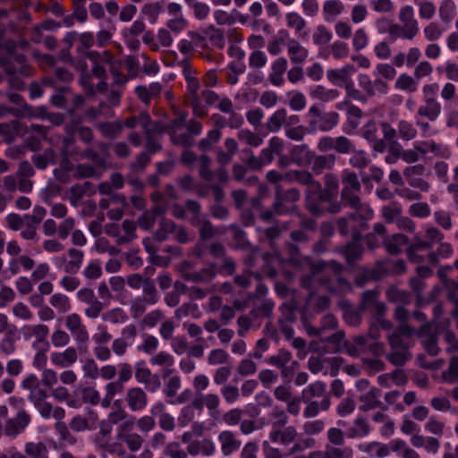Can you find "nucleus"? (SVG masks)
<instances>
[{"label": "nucleus", "instance_id": "obj_7", "mask_svg": "<svg viewBox=\"0 0 458 458\" xmlns=\"http://www.w3.org/2000/svg\"><path fill=\"white\" fill-rule=\"evenodd\" d=\"M339 118L340 115L336 112H325L319 118L310 120L309 131L313 133L317 131H330L338 124Z\"/></svg>", "mask_w": 458, "mask_h": 458}, {"label": "nucleus", "instance_id": "obj_23", "mask_svg": "<svg viewBox=\"0 0 458 458\" xmlns=\"http://www.w3.org/2000/svg\"><path fill=\"white\" fill-rule=\"evenodd\" d=\"M335 163V156L332 154L315 156L312 160V170L316 174L322 173L325 169H331Z\"/></svg>", "mask_w": 458, "mask_h": 458}, {"label": "nucleus", "instance_id": "obj_16", "mask_svg": "<svg viewBox=\"0 0 458 458\" xmlns=\"http://www.w3.org/2000/svg\"><path fill=\"white\" fill-rule=\"evenodd\" d=\"M288 55L292 63L301 64L306 60L308 50L301 46L296 39L290 38L288 41Z\"/></svg>", "mask_w": 458, "mask_h": 458}, {"label": "nucleus", "instance_id": "obj_47", "mask_svg": "<svg viewBox=\"0 0 458 458\" xmlns=\"http://www.w3.org/2000/svg\"><path fill=\"white\" fill-rule=\"evenodd\" d=\"M326 456L327 458H352L353 451L352 447L349 446L343 449L338 447H327Z\"/></svg>", "mask_w": 458, "mask_h": 458}, {"label": "nucleus", "instance_id": "obj_19", "mask_svg": "<svg viewBox=\"0 0 458 458\" xmlns=\"http://www.w3.org/2000/svg\"><path fill=\"white\" fill-rule=\"evenodd\" d=\"M341 253L344 257L347 264L352 265L354 262L361 259L363 246L362 244L348 242L342 247Z\"/></svg>", "mask_w": 458, "mask_h": 458}, {"label": "nucleus", "instance_id": "obj_35", "mask_svg": "<svg viewBox=\"0 0 458 458\" xmlns=\"http://www.w3.org/2000/svg\"><path fill=\"white\" fill-rule=\"evenodd\" d=\"M310 124L305 127L303 125L296 126V127H289L285 128L284 132L285 136L293 140L301 141L303 140L304 136L308 134H312L310 131Z\"/></svg>", "mask_w": 458, "mask_h": 458}, {"label": "nucleus", "instance_id": "obj_55", "mask_svg": "<svg viewBox=\"0 0 458 458\" xmlns=\"http://www.w3.org/2000/svg\"><path fill=\"white\" fill-rule=\"evenodd\" d=\"M395 88L412 92L415 90L413 79L406 73L401 74L395 81Z\"/></svg>", "mask_w": 458, "mask_h": 458}, {"label": "nucleus", "instance_id": "obj_61", "mask_svg": "<svg viewBox=\"0 0 458 458\" xmlns=\"http://www.w3.org/2000/svg\"><path fill=\"white\" fill-rule=\"evenodd\" d=\"M229 355L223 349H215L212 350L208 355V363L209 364H223L227 361Z\"/></svg>", "mask_w": 458, "mask_h": 458}, {"label": "nucleus", "instance_id": "obj_39", "mask_svg": "<svg viewBox=\"0 0 458 458\" xmlns=\"http://www.w3.org/2000/svg\"><path fill=\"white\" fill-rule=\"evenodd\" d=\"M398 131L400 138L403 139V140H411L414 139L417 135V131L413 127V125L411 123L404 120L399 122Z\"/></svg>", "mask_w": 458, "mask_h": 458}, {"label": "nucleus", "instance_id": "obj_18", "mask_svg": "<svg viewBox=\"0 0 458 458\" xmlns=\"http://www.w3.org/2000/svg\"><path fill=\"white\" fill-rule=\"evenodd\" d=\"M408 239L403 233H394L384 242L386 251L391 255H398L402 252V247L406 244Z\"/></svg>", "mask_w": 458, "mask_h": 458}, {"label": "nucleus", "instance_id": "obj_42", "mask_svg": "<svg viewBox=\"0 0 458 458\" xmlns=\"http://www.w3.org/2000/svg\"><path fill=\"white\" fill-rule=\"evenodd\" d=\"M292 354L289 351L284 349L280 350L277 355L271 356L269 358V364L281 369L287 365V363L291 360Z\"/></svg>", "mask_w": 458, "mask_h": 458}, {"label": "nucleus", "instance_id": "obj_15", "mask_svg": "<svg viewBox=\"0 0 458 458\" xmlns=\"http://www.w3.org/2000/svg\"><path fill=\"white\" fill-rule=\"evenodd\" d=\"M186 87L189 93L193 97L194 101L192 102V109L195 115L203 117L206 114L199 111V102L198 98V91L200 88L199 79L193 75L185 74Z\"/></svg>", "mask_w": 458, "mask_h": 458}, {"label": "nucleus", "instance_id": "obj_51", "mask_svg": "<svg viewBox=\"0 0 458 458\" xmlns=\"http://www.w3.org/2000/svg\"><path fill=\"white\" fill-rule=\"evenodd\" d=\"M164 454L171 458H187V454L181 448L178 442L169 443L164 450Z\"/></svg>", "mask_w": 458, "mask_h": 458}, {"label": "nucleus", "instance_id": "obj_57", "mask_svg": "<svg viewBox=\"0 0 458 458\" xmlns=\"http://www.w3.org/2000/svg\"><path fill=\"white\" fill-rule=\"evenodd\" d=\"M267 61V55L262 51H254L249 57V65L254 68H262Z\"/></svg>", "mask_w": 458, "mask_h": 458}, {"label": "nucleus", "instance_id": "obj_8", "mask_svg": "<svg viewBox=\"0 0 458 458\" xmlns=\"http://www.w3.org/2000/svg\"><path fill=\"white\" fill-rule=\"evenodd\" d=\"M290 157L293 163L299 166H307L312 163L315 157L314 151L310 150L307 144L292 147Z\"/></svg>", "mask_w": 458, "mask_h": 458}, {"label": "nucleus", "instance_id": "obj_46", "mask_svg": "<svg viewBox=\"0 0 458 458\" xmlns=\"http://www.w3.org/2000/svg\"><path fill=\"white\" fill-rule=\"evenodd\" d=\"M49 348V343H44V346L36 352L33 359V366L36 369H42L46 367L47 361V352Z\"/></svg>", "mask_w": 458, "mask_h": 458}, {"label": "nucleus", "instance_id": "obj_34", "mask_svg": "<svg viewBox=\"0 0 458 458\" xmlns=\"http://www.w3.org/2000/svg\"><path fill=\"white\" fill-rule=\"evenodd\" d=\"M50 303L60 312H67L71 310L70 299L63 293H55L50 298Z\"/></svg>", "mask_w": 458, "mask_h": 458}, {"label": "nucleus", "instance_id": "obj_22", "mask_svg": "<svg viewBox=\"0 0 458 458\" xmlns=\"http://www.w3.org/2000/svg\"><path fill=\"white\" fill-rule=\"evenodd\" d=\"M381 278V274L377 268L362 267L355 276L357 285L364 286L370 281H377Z\"/></svg>", "mask_w": 458, "mask_h": 458}, {"label": "nucleus", "instance_id": "obj_56", "mask_svg": "<svg viewBox=\"0 0 458 458\" xmlns=\"http://www.w3.org/2000/svg\"><path fill=\"white\" fill-rule=\"evenodd\" d=\"M369 43L368 36L363 29L356 30L353 38L352 45L356 51H360L367 47Z\"/></svg>", "mask_w": 458, "mask_h": 458}, {"label": "nucleus", "instance_id": "obj_28", "mask_svg": "<svg viewBox=\"0 0 458 458\" xmlns=\"http://www.w3.org/2000/svg\"><path fill=\"white\" fill-rule=\"evenodd\" d=\"M25 453L31 458H48L47 446L39 442H29L25 445Z\"/></svg>", "mask_w": 458, "mask_h": 458}, {"label": "nucleus", "instance_id": "obj_33", "mask_svg": "<svg viewBox=\"0 0 458 458\" xmlns=\"http://www.w3.org/2000/svg\"><path fill=\"white\" fill-rule=\"evenodd\" d=\"M151 370L147 367L144 360H140L135 364V379L138 383L144 384L151 377Z\"/></svg>", "mask_w": 458, "mask_h": 458}, {"label": "nucleus", "instance_id": "obj_12", "mask_svg": "<svg viewBox=\"0 0 458 458\" xmlns=\"http://www.w3.org/2000/svg\"><path fill=\"white\" fill-rule=\"evenodd\" d=\"M53 364L67 368L72 365L77 360L76 350L73 347H69L63 352H52L50 356Z\"/></svg>", "mask_w": 458, "mask_h": 458}, {"label": "nucleus", "instance_id": "obj_32", "mask_svg": "<svg viewBox=\"0 0 458 458\" xmlns=\"http://www.w3.org/2000/svg\"><path fill=\"white\" fill-rule=\"evenodd\" d=\"M327 385L322 381H316L309 385L302 391V396L304 399L310 397H319L322 396L326 391Z\"/></svg>", "mask_w": 458, "mask_h": 458}, {"label": "nucleus", "instance_id": "obj_38", "mask_svg": "<svg viewBox=\"0 0 458 458\" xmlns=\"http://www.w3.org/2000/svg\"><path fill=\"white\" fill-rule=\"evenodd\" d=\"M118 441L126 443L131 452L138 451L142 445V438L138 434H130L128 436H116Z\"/></svg>", "mask_w": 458, "mask_h": 458}, {"label": "nucleus", "instance_id": "obj_52", "mask_svg": "<svg viewBox=\"0 0 458 458\" xmlns=\"http://www.w3.org/2000/svg\"><path fill=\"white\" fill-rule=\"evenodd\" d=\"M81 398L83 403H90L92 405L98 404L100 401L99 393L92 387L86 386L81 390Z\"/></svg>", "mask_w": 458, "mask_h": 458}, {"label": "nucleus", "instance_id": "obj_21", "mask_svg": "<svg viewBox=\"0 0 458 458\" xmlns=\"http://www.w3.org/2000/svg\"><path fill=\"white\" fill-rule=\"evenodd\" d=\"M286 114L287 111L285 108H279L276 112H274L267 119V130L271 132H278L282 125H284Z\"/></svg>", "mask_w": 458, "mask_h": 458}, {"label": "nucleus", "instance_id": "obj_24", "mask_svg": "<svg viewBox=\"0 0 458 458\" xmlns=\"http://www.w3.org/2000/svg\"><path fill=\"white\" fill-rule=\"evenodd\" d=\"M379 390L376 387L371 388L360 400L364 403L359 407L360 411H368L369 410L380 407L381 402L378 400Z\"/></svg>", "mask_w": 458, "mask_h": 458}, {"label": "nucleus", "instance_id": "obj_26", "mask_svg": "<svg viewBox=\"0 0 458 458\" xmlns=\"http://www.w3.org/2000/svg\"><path fill=\"white\" fill-rule=\"evenodd\" d=\"M231 231L233 233L236 248L242 250H248L251 244L247 239L244 230L238 225H232Z\"/></svg>", "mask_w": 458, "mask_h": 458}, {"label": "nucleus", "instance_id": "obj_40", "mask_svg": "<svg viewBox=\"0 0 458 458\" xmlns=\"http://www.w3.org/2000/svg\"><path fill=\"white\" fill-rule=\"evenodd\" d=\"M428 152V149L423 148L421 144L416 142L414 144L413 149H407L403 152L402 158L406 163H415L419 160V154L425 155Z\"/></svg>", "mask_w": 458, "mask_h": 458}, {"label": "nucleus", "instance_id": "obj_37", "mask_svg": "<svg viewBox=\"0 0 458 458\" xmlns=\"http://www.w3.org/2000/svg\"><path fill=\"white\" fill-rule=\"evenodd\" d=\"M409 213L411 216L419 218H426L430 216V207L426 202H416L410 206Z\"/></svg>", "mask_w": 458, "mask_h": 458}, {"label": "nucleus", "instance_id": "obj_29", "mask_svg": "<svg viewBox=\"0 0 458 458\" xmlns=\"http://www.w3.org/2000/svg\"><path fill=\"white\" fill-rule=\"evenodd\" d=\"M456 12V5L453 0H444L439 7V16L443 22L449 23Z\"/></svg>", "mask_w": 458, "mask_h": 458}, {"label": "nucleus", "instance_id": "obj_1", "mask_svg": "<svg viewBox=\"0 0 458 458\" xmlns=\"http://www.w3.org/2000/svg\"><path fill=\"white\" fill-rule=\"evenodd\" d=\"M291 182L305 185L306 207L310 214L316 216L326 213L336 214L340 211V204L335 201L338 195V182L331 175H326L325 186L315 181L308 171H291L286 174Z\"/></svg>", "mask_w": 458, "mask_h": 458}, {"label": "nucleus", "instance_id": "obj_10", "mask_svg": "<svg viewBox=\"0 0 458 458\" xmlns=\"http://www.w3.org/2000/svg\"><path fill=\"white\" fill-rule=\"evenodd\" d=\"M189 34L192 38L198 40H203L205 38H208L214 46L218 47H223L225 44V37L222 30L214 25H209L203 30L204 36L194 31H190Z\"/></svg>", "mask_w": 458, "mask_h": 458}, {"label": "nucleus", "instance_id": "obj_5", "mask_svg": "<svg viewBox=\"0 0 458 458\" xmlns=\"http://www.w3.org/2000/svg\"><path fill=\"white\" fill-rule=\"evenodd\" d=\"M318 148L322 152L335 150L339 154H352L354 152V145L352 141L345 136L322 137L318 144Z\"/></svg>", "mask_w": 458, "mask_h": 458}, {"label": "nucleus", "instance_id": "obj_44", "mask_svg": "<svg viewBox=\"0 0 458 458\" xmlns=\"http://www.w3.org/2000/svg\"><path fill=\"white\" fill-rule=\"evenodd\" d=\"M402 213L400 205L384 206L382 208V216L388 224L394 223Z\"/></svg>", "mask_w": 458, "mask_h": 458}, {"label": "nucleus", "instance_id": "obj_53", "mask_svg": "<svg viewBox=\"0 0 458 458\" xmlns=\"http://www.w3.org/2000/svg\"><path fill=\"white\" fill-rule=\"evenodd\" d=\"M437 336L434 333H428L427 338L423 341L425 351L431 356L438 354L439 348L437 346Z\"/></svg>", "mask_w": 458, "mask_h": 458}, {"label": "nucleus", "instance_id": "obj_43", "mask_svg": "<svg viewBox=\"0 0 458 458\" xmlns=\"http://www.w3.org/2000/svg\"><path fill=\"white\" fill-rule=\"evenodd\" d=\"M276 195H281L282 200L294 205V202L299 200L301 194L300 191L293 187L283 190L280 187L276 188Z\"/></svg>", "mask_w": 458, "mask_h": 458}, {"label": "nucleus", "instance_id": "obj_54", "mask_svg": "<svg viewBox=\"0 0 458 458\" xmlns=\"http://www.w3.org/2000/svg\"><path fill=\"white\" fill-rule=\"evenodd\" d=\"M294 208V205L282 200L281 195H276L273 209L276 215H285Z\"/></svg>", "mask_w": 458, "mask_h": 458}, {"label": "nucleus", "instance_id": "obj_11", "mask_svg": "<svg viewBox=\"0 0 458 458\" xmlns=\"http://www.w3.org/2000/svg\"><path fill=\"white\" fill-rule=\"evenodd\" d=\"M218 441L221 444V450L225 456H228L237 451L241 442L236 440L232 431L224 430L218 435Z\"/></svg>", "mask_w": 458, "mask_h": 458}, {"label": "nucleus", "instance_id": "obj_31", "mask_svg": "<svg viewBox=\"0 0 458 458\" xmlns=\"http://www.w3.org/2000/svg\"><path fill=\"white\" fill-rule=\"evenodd\" d=\"M79 46L77 47V52L84 55L87 51L94 45L95 37L92 32L86 31L79 33Z\"/></svg>", "mask_w": 458, "mask_h": 458}, {"label": "nucleus", "instance_id": "obj_62", "mask_svg": "<svg viewBox=\"0 0 458 458\" xmlns=\"http://www.w3.org/2000/svg\"><path fill=\"white\" fill-rule=\"evenodd\" d=\"M112 339V335L107 332V327L98 325V332L92 336V340L98 344H107Z\"/></svg>", "mask_w": 458, "mask_h": 458}, {"label": "nucleus", "instance_id": "obj_4", "mask_svg": "<svg viewBox=\"0 0 458 458\" xmlns=\"http://www.w3.org/2000/svg\"><path fill=\"white\" fill-rule=\"evenodd\" d=\"M337 196L335 198V201H337ZM340 208L342 205L348 206L355 210H358L360 207V199L359 196L348 187H344L341 191V202H339ZM349 219L351 222H355L359 225L360 229L363 231L369 228L367 219L362 215L359 214L357 211L352 212L349 215Z\"/></svg>", "mask_w": 458, "mask_h": 458}, {"label": "nucleus", "instance_id": "obj_20", "mask_svg": "<svg viewBox=\"0 0 458 458\" xmlns=\"http://www.w3.org/2000/svg\"><path fill=\"white\" fill-rule=\"evenodd\" d=\"M310 97L322 102H330L339 97V91L328 89L322 85H316L310 90Z\"/></svg>", "mask_w": 458, "mask_h": 458}, {"label": "nucleus", "instance_id": "obj_58", "mask_svg": "<svg viewBox=\"0 0 458 458\" xmlns=\"http://www.w3.org/2000/svg\"><path fill=\"white\" fill-rule=\"evenodd\" d=\"M84 276L89 279H98L102 275V268L98 260L91 261L84 269Z\"/></svg>", "mask_w": 458, "mask_h": 458}, {"label": "nucleus", "instance_id": "obj_45", "mask_svg": "<svg viewBox=\"0 0 458 458\" xmlns=\"http://www.w3.org/2000/svg\"><path fill=\"white\" fill-rule=\"evenodd\" d=\"M122 124L118 122H107L101 125V131L105 137L114 139L122 131Z\"/></svg>", "mask_w": 458, "mask_h": 458}, {"label": "nucleus", "instance_id": "obj_30", "mask_svg": "<svg viewBox=\"0 0 458 458\" xmlns=\"http://www.w3.org/2000/svg\"><path fill=\"white\" fill-rule=\"evenodd\" d=\"M141 12L148 18L149 23L155 24L157 21L159 13L163 12V6L159 2L149 3L144 4Z\"/></svg>", "mask_w": 458, "mask_h": 458}, {"label": "nucleus", "instance_id": "obj_36", "mask_svg": "<svg viewBox=\"0 0 458 458\" xmlns=\"http://www.w3.org/2000/svg\"><path fill=\"white\" fill-rule=\"evenodd\" d=\"M333 38V34L324 25H319L313 34V43L317 46L327 44Z\"/></svg>", "mask_w": 458, "mask_h": 458}, {"label": "nucleus", "instance_id": "obj_27", "mask_svg": "<svg viewBox=\"0 0 458 458\" xmlns=\"http://www.w3.org/2000/svg\"><path fill=\"white\" fill-rule=\"evenodd\" d=\"M71 260L68 262L65 272L77 273L83 262V252L80 250L72 248L68 250Z\"/></svg>", "mask_w": 458, "mask_h": 458}, {"label": "nucleus", "instance_id": "obj_3", "mask_svg": "<svg viewBox=\"0 0 458 458\" xmlns=\"http://www.w3.org/2000/svg\"><path fill=\"white\" fill-rule=\"evenodd\" d=\"M0 69L9 76L11 83L17 82L22 84L20 76L27 74L28 65L26 56L14 50H9L0 55Z\"/></svg>", "mask_w": 458, "mask_h": 458}, {"label": "nucleus", "instance_id": "obj_64", "mask_svg": "<svg viewBox=\"0 0 458 458\" xmlns=\"http://www.w3.org/2000/svg\"><path fill=\"white\" fill-rule=\"evenodd\" d=\"M70 427L72 429L75 430V431H84L86 429H92L94 428L91 424H89V420L82 417V416H80V415H77L75 416L71 423H70Z\"/></svg>", "mask_w": 458, "mask_h": 458}, {"label": "nucleus", "instance_id": "obj_59", "mask_svg": "<svg viewBox=\"0 0 458 458\" xmlns=\"http://www.w3.org/2000/svg\"><path fill=\"white\" fill-rule=\"evenodd\" d=\"M214 19L218 25H233L236 22L235 17L224 10H216Z\"/></svg>", "mask_w": 458, "mask_h": 458}, {"label": "nucleus", "instance_id": "obj_49", "mask_svg": "<svg viewBox=\"0 0 458 458\" xmlns=\"http://www.w3.org/2000/svg\"><path fill=\"white\" fill-rule=\"evenodd\" d=\"M327 80L334 85L343 87L348 85L346 76L339 69H330L327 72Z\"/></svg>", "mask_w": 458, "mask_h": 458}, {"label": "nucleus", "instance_id": "obj_2", "mask_svg": "<svg viewBox=\"0 0 458 458\" xmlns=\"http://www.w3.org/2000/svg\"><path fill=\"white\" fill-rule=\"evenodd\" d=\"M344 269V265L334 259H320L310 264L312 276L331 294H342L351 290L350 282L342 275Z\"/></svg>", "mask_w": 458, "mask_h": 458}, {"label": "nucleus", "instance_id": "obj_48", "mask_svg": "<svg viewBox=\"0 0 458 458\" xmlns=\"http://www.w3.org/2000/svg\"><path fill=\"white\" fill-rule=\"evenodd\" d=\"M386 358L391 364L403 367L409 360V353L406 351H394L388 353Z\"/></svg>", "mask_w": 458, "mask_h": 458}, {"label": "nucleus", "instance_id": "obj_14", "mask_svg": "<svg viewBox=\"0 0 458 458\" xmlns=\"http://www.w3.org/2000/svg\"><path fill=\"white\" fill-rule=\"evenodd\" d=\"M359 450L368 454L370 457L385 458L389 455V448L386 444L372 441L358 445Z\"/></svg>", "mask_w": 458, "mask_h": 458}, {"label": "nucleus", "instance_id": "obj_63", "mask_svg": "<svg viewBox=\"0 0 458 458\" xmlns=\"http://www.w3.org/2000/svg\"><path fill=\"white\" fill-rule=\"evenodd\" d=\"M306 106V98L300 92L296 91L289 100V106L293 111H301Z\"/></svg>", "mask_w": 458, "mask_h": 458}, {"label": "nucleus", "instance_id": "obj_9", "mask_svg": "<svg viewBox=\"0 0 458 458\" xmlns=\"http://www.w3.org/2000/svg\"><path fill=\"white\" fill-rule=\"evenodd\" d=\"M126 401L132 411H142L148 403L147 394L140 387L130 388L127 392Z\"/></svg>", "mask_w": 458, "mask_h": 458}, {"label": "nucleus", "instance_id": "obj_6", "mask_svg": "<svg viewBox=\"0 0 458 458\" xmlns=\"http://www.w3.org/2000/svg\"><path fill=\"white\" fill-rule=\"evenodd\" d=\"M451 267H440L437 270V276L443 285L448 290L447 299L454 303L452 316H458V283L450 279L447 276Z\"/></svg>", "mask_w": 458, "mask_h": 458}, {"label": "nucleus", "instance_id": "obj_13", "mask_svg": "<svg viewBox=\"0 0 458 458\" xmlns=\"http://www.w3.org/2000/svg\"><path fill=\"white\" fill-rule=\"evenodd\" d=\"M425 105L418 108V114L435 122L441 114V104L437 99H425Z\"/></svg>", "mask_w": 458, "mask_h": 458}, {"label": "nucleus", "instance_id": "obj_41", "mask_svg": "<svg viewBox=\"0 0 458 458\" xmlns=\"http://www.w3.org/2000/svg\"><path fill=\"white\" fill-rule=\"evenodd\" d=\"M142 288L145 294V301L148 304L157 303L158 296L154 282L148 279L145 280Z\"/></svg>", "mask_w": 458, "mask_h": 458}, {"label": "nucleus", "instance_id": "obj_17", "mask_svg": "<svg viewBox=\"0 0 458 458\" xmlns=\"http://www.w3.org/2000/svg\"><path fill=\"white\" fill-rule=\"evenodd\" d=\"M370 433V427L363 416H358L353 427L347 430L348 438H358L367 437Z\"/></svg>", "mask_w": 458, "mask_h": 458}, {"label": "nucleus", "instance_id": "obj_60", "mask_svg": "<svg viewBox=\"0 0 458 458\" xmlns=\"http://www.w3.org/2000/svg\"><path fill=\"white\" fill-rule=\"evenodd\" d=\"M159 342L154 335H147L142 345H138L139 351H143L148 354L153 353L158 347Z\"/></svg>", "mask_w": 458, "mask_h": 458}, {"label": "nucleus", "instance_id": "obj_50", "mask_svg": "<svg viewBox=\"0 0 458 458\" xmlns=\"http://www.w3.org/2000/svg\"><path fill=\"white\" fill-rule=\"evenodd\" d=\"M344 9L343 3L340 0H327L323 5V11L326 15L336 16Z\"/></svg>", "mask_w": 458, "mask_h": 458}, {"label": "nucleus", "instance_id": "obj_25", "mask_svg": "<svg viewBox=\"0 0 458 458\" xmlns=\"http://www.w3.org/2000/svg\"><path fill=\"white\" fill-rule=\"evenodd\" d=\"M286 22L288 27L295 29L296 33H298L301 38H305L308 36V32L306 31L301 33L307 22L298 13H288L286 14Z\"/></svg>", "mask_w": 458, "mask_h": 458}]
</instances>
